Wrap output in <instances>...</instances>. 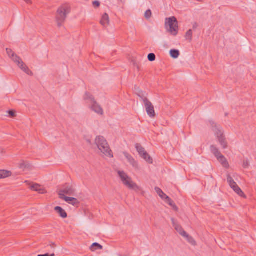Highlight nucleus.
<instances>
[{"label":"nucleus","instance_id":"nucleus-1","mask_svg":"<svg viewBox=\"0 0 256 256\" xmlns=\"http://www.w3.org/2000/svg\"><path fill=\"white\" fill-rule=\"evenodd\" d=\"M95 144L97 146L98 149L106 156L110 158H113V154L110 146L105 139L102 136H97L95 139Z\"/></svg>","mask_w":256,"mask_h":256},{"label":"nucleus","instance_id":"nucleus-2","mask_svg":"<svg viewBox=\"0 0 256 256\" xmlns=\"http://www.w3.org/2000/svg\"><path fill=\"white\" fill-rule=\"evenodd\" d=\"M70 12V8L67 4H64L58 8L56 15V20L58 27L62 26Z\"/></svg>","mask_w":256,"mask_h":256},{"label":"nucleus","instance_id":"nucleus-3","mask_svg":"<svg viewBox=\"0 0 256 256\" xmlns=\"http://www.w3.org/2000/svg\"><path fill=\"white\" fill-rule=\"evenodd\" d=\"M209 122L212 130L214 132L216 135L217 139L220 144L224 149L226 148H228V142L224 134V132L222 130V127L215 123L213 120H210Z\"/></svg>","mask_w":256,"mask_h":256},{"label":"nucleus","instance_id":"nucleus-4","mask_svg":"<svg viewBox=\"0 0 256 256\" xmlns=\"http://www.w3.org/2000/svg\"><path fill=\"white\" fill-rule=\"evenodd\" d=\"M6 51L8 56L18 64V66L22 70L28 75L32 76L33 74L32 72L22 62V60L11 49L6 48Z\"/></svg>","mask_w":256,"mask_h":256},{"label":"nucleus","instance_id":"nucleus-5","mask_svg":"<svg viewBox=\"0 0 256 256\" xmlns=\"http://www.w3.org/2000/svg\"><path fill=\"white\" fill-rule=\"evenodd\" d=\"M118 173L124 185L130 189L140 190V188L136 183L132 181L131 178L126 172L119 170Z\"/></svg>","mask_w":256,"mask_h":256},{"label":"nucleus","instance_id":"nucleus-6","mask_svg":"<svg viewBox=\"0 0 256 256\" xmlns=\"http://www.w3.org/2000/svg\"><path fill=\"white\" fill-rule=\"evenodd\" d=\"M166 26L169 28L168 29V32L174 36H176L178 32V22L174 16L166 18Z\"/></svg>","mask_w":256,"mask_h":256},{"label":"nucleus","instance_id":"nucleus-7","mask_svg":"<svg viewBox=\"0 0 256 256\" xmlns=\"http://www.w3.org/2000/svg\"><path fill=\"white\" fill-rule=\"evenodd\" d=\"M135 147L140 156L150 164L152 163V159L140 144H136Z\"/></svg>","mask_w":256,"mask_h":256},{"label":"nucleus","instance_id":"nucleus-8","mask_svg":"<svg viewBox=\"0 0 256 256\" xmlns=\"http://www.w3.org/2000/svg\"><path fill=\"white\" fill-rule=\"evenodd\" d=\"M74 192V189L72 185L68 184H66L63 186L62 188L60 190L58 195L60 198L61 199V197H64V194L72 196L73 195Z\"/></svg>","mask_w":256,"mask_h":256},{"label":"nucleus","instance_id":"nucleus-9","mask_svg":"<svg viewBox=\"0 0 256 256\" xmlns=\"http://www.w3.org/2000/svg\"><path fill=\"white\" fill-rule=\"evenodd\" d=\"M227 181L231 188H232L238 194L241 196H245L243 192L229 174L227 176Z\"/></svg>","mask_w":256,"mask_h":256},{"label":"nucleus","instance_id":"nucleus-10","mask_svg":"<svg viewBox=\"0 0 256 256\" xmlns=\"http://www.w3.org/2000/svg\"><path fill=\"white\" fill-rule=\"evenodd\" d=\"M144 106L148 114L151 118H154L156 116L154 106L148 100H145Z\"/></svg>","mask_w":256,"mask_h":256},{"label":"nucleus","instance_id":"nucleus-11","mask_svg":"<svg viewBox=\"0 0 256 256\" xmlns=\"http://www.w3.org/2000/svg\"><path fill=\"white\" fill-rule=\"evenodd\" d=\"M25 182L30 185V188L32 190L38 192L42 194L46 192V190L38 184H30L28 181H26Z\"/></svg>","mask_w":256,"mask_h":256},{"label":"nucleus","instance_id":"nucleus-12","mask_svg":"<svg viewBox=\"0 0 256 256\" xmlns=\"http://www.w3.org/2000/svg\"><path fill=\"white\" fill-rule=\"evenodd\" d=\"M91 109L98 114L102 115L104 114L103 109L96 100L91 104Z\"/></svg>","mask_w":256,"mask_h":256},{"label":"nucleus","instance_id":"nucleus-13","mask_svg":"<svg viewBox=\"0 0 256 256\" xmlns=\"http://www.w3.org/2000/svg\"><path fill=\"white\" fill-rule=\"evenodd\" d=\"M173 226L175 230L182 236L186 234V232L184 231L181 226L178 224L174 218L171 219Z\"/></svg>","mask_w":256,"mask_h":256},{"label":"nucleus","instance_id":"nucleus-14","mask_svg":"<svg viewBox=\"0 0 256 256\" xmlns=\"http://www.w3.org/2000/svg\"><path fill=\"white\" fill-rule=\"evenodd\" d=\"M61 199L64 200L68 204H72L74 206H76L79 204L78 200L74 198L64 196V197H61Z\"/></svg>","mask_w":256,"mask_h":256},{"label":"nucleus","instance_id":"nucleus-15","mask_svg":"<svg viewBox=\"0 0 256 256\" xmlns=\"http://www.w3.org/2000/svg\"><path fill=\"white\" fill-rule=\"evenodd\" d=\"M54 210L63 218H66L68 214L60 206H57L54 208Z\"/></svg>","mask_w":256,"mask_h":256},{"label":"nucleus","instance_id":"nucleus-16","mask_svg":"<svg viewBox=\"0 0 256 256\" xmlns=\"http://www.w3.org/2000/svg\"><path fill=\"white\" fill-rule=\"evenodd\" d=\"M124 155L125 156L126 158L127 159L128 162L132 166L134 167H136L137 166V164L134 158L132 157L131 155L128 154L126 152H123Z\"/></svg>","mask_w":256,"mask_h":256},{"label":"nucleus","instance_id":"nucleus-17","mask_svg":"<svg viewBox=\"0 0 256 256\" xmlns=\"http://www.w3.org/2000/svg\"><path fill=\"white\" fill-rule=\"evenodd\" d=\"M222 164L225 168H229V164L226 158L222 155H220L216 158Z\"/></svg>","mask_w":256,"mask_h":256},{"label":"nucleus","instance_id":"nucleus-18","mask_svg":"<svg viewBox=\"0 0 256 256\" xmlns=\"http://www.w3.org/2000/svg\"><path fill=\"white\" fill-rule=\"evenodd\" d=\"M32 165L27 162L22 161L19 164V168L23 170H30L32 168Z\"/></svg>","mask_w":256,"mask_h":256},{"label":"nucleus","instance_id":"nucleus-19","mask_svg":"<svg viewBox=\"0 0 256 256\" xmlns=\"http://www.w3.org/2000/svg\"><path fill=\"white\" fill-rule=\"evenodd\" d=\"M210 150L216 158L222 154L220 152L218 148L214 145L210 146Z\"/></svg>","mask_w":256,"mask_h":256},{"label":"nucleus","instance_id":"nucleus-20","mask_svg":"<svg viewBox=\"0 0 256 256\" xmlns=\"http://www.w3.org/2000/svg\"><path fill=\"white\" fill-rule=\"evenodd\" d=\"M84 100H88V102H90L91 104L96 101L94 96L88 92H86L85 93L84 96Z\"/></svg>","mask_w":256,"mask_h":256},{"label":"nucleus","instance_id":"nucleus-21","mask_svg":"<svg viewBox=\"0 0 256 256\" xmlns=\"http://www.w3.org/2000/svg\"><path fill=\"white\" fill-rule=\"evenodd\" d=\"M100 23L104 26H106V24H108L109 16L107 14L105 13L102 16V20H100Z\"/></svg>","mask_w":256,"mask_h":256},{"label":"nucleus","instance_id":"nucleus-22","mask_svg":"<svg viewBox=\"0 0 256 256\" xmlns=\"http://www.w3.org/2000/svg\"><path fill=\"white\" fill-rule=\"evenodd\" d=\"M11 172L10 171L6 170H0V178H4L8 177L11 175Z\"/></svg>","mask_w":256,"mask_h":256},{"label":"nucleus","instance_id":"nucleus-23","mask_svg":"<svg viewBox=\"0 0 256 256\" xmlns=\"http://www.w3.org/2000/svg\"><path fill=\"white\" fill-rule=\"evenodd\" d=\"M170 54V56L174 58H177L180 54L179 50L176 49L171 50Z\"/></svg>","mask_w":256,"mask_h":256},{"label":"nucleus","instance_id":"nucleus-24","mask_svg":"<svg viewBox=\"0 0 256 256\" xmlns=\"http://www.w3.org/2000/svg\"><path fill=\"white\" fill-rule=\"evenodd\" d=\"M90 249L92 251H95L98 250H102V246L97 242H94L92 244Z\"/></svg>","mask_w":256,"mask_h":256},{"label":"nucleus","instance_id":"nucleus-25","mask_svg":"<svg viewBox=\"0 0 256 256\" xmlns=\"http://www.w3.org/2000/svg\"><path fill=\"white\" fill-rule=\"evenodd\" d=\"M184 237L186 238L188 240V242L192 244L193 246L196 245V242L195 240L193 238L192 236L188 234L187 233H186V235H184L183 236Z\"/></svg>","mask_w":256,"mask_h":256},{"label":"nucleus","instance_id":"nucleus-26","mask_svg":"<svg viewBox=\"0 0 256 256\" xmlns=\"http://www.w3.org/2000/svg\"><path fill=\"white\" fill-rule=\"evenodd\" d=\"M155 190L156 192V193L158 194L160 197L162 198V199L164 200L165 198L167 196L163 192L162 190L158 187L155 188Z\"/></svg>","mask_w":256,"mask_h":256},{"label":"nucleus","instance_id":"nucleus-27","mask_svg":"<svg viewBox=\"0 0 256 256\" xmlns=\"http://www.w3.org/2000/svg\"><path fill=\"white\" fill-rule=\"evenodd\" d=\"M186 40H188L190 42H191L192 38V30H189L187 31L186 34Z\"/></svg>","mask_w":256,"mask_h":256},{"label":"nucleus","instance_id":"nucleus-28","mask_svg":"<svg viewBox=\"0 0 256 256\" xmlns=\"http://www.w3.org/2000/svg\"><path fill=\"white\" fill-rule=\"evenodd\" d=\"M156 55L154 53H150L148 54V58L150 62H154L156 60Z\"/></svg>","mask_w":256,"mask_h":256},{"label":"nucleus","instance_id":"nucleus-29","mask_svg":"<svg viewBox=\"0 0 256 256\" xmlns=\"http://www.w3.org/2000/svg\"><path fill=\"white\" fill-rule=\"evenodd\" d=\"M138 95L143 101L144 104L145 100H148L142 92H140Z\"/></svg>","mask_w":256,"mask_h":256},{"label":"nucleus","instance_id":"nucleus-30","mask_svg":"<svg viewBox=\"0 0 256 256\" xmlns=\"http://www.w3.org/2000/svg\"><path fill=\"white\" fill-rule=\"evenodd\" d=\"M152 11L150 10H147L144 14L146 18L149 19L152 16Z\"/></svg>","mask_w":256,"mask_h":256},{"label":"nucleus","instance_id":"nucleus-31","mask_svg":"<svg viewBox=\"0 0 256 256\" xmlns=\"http://www.w3.org/2000/svg\"><path fill=\"white\" fill-rule=\"evenodd\" d=\"M165 200H166V202H167L168 204H170V203H172V202H174L170 197H168V196L165 198L164 199Z\"/></svg>","mask_w":256,"mask_h":256},{"label":"nucleus","instance_id":"nucleus-32","mask_svg":"<svg viewBox=\"0 0 256 256\" xmlns=\"http://www.w3.org/2000/svg\"><path fill=\"white\" fill-rule=\"evenodd\" d=\"M242 166L244 168H248V166H249V163H248V160H244Z\"/></svg>","mask_w":256,"mask_h":256},{"label":"nucleus","instance_id":"nucleus-33","mask_svg":"<svg viewBox=\"0 0 256 256\" xmlns=\"http://www.w3.org/2000/svg\"><path fill=\"white\" fill-rule=\"evenodd\" d=\"M169 205L170 206H171L172 207L174 210H175L176 211H178V208L176 206V205L174 203V202H172V203L170 204Z\"/></svg>","mask_w":256,"mask_h":256},{"label":"nucleus","instance_id":"nucleus-34","mask_svg":"<svg viewBox=\"0 0 256 256\" xmlns=\"http://www.w3.org/2000/svg\"><path fill=\"white\" fill-rule=\"evenodd\" d=\"M93 6L95 8H98L100 6V2L98 1H94L92 2Z\"/></svg>","mask_w":256,"mask_h":256},{"label":"nucleus","instance_id":"nucleus-35","mask_svg":"<svg viewBox=\"0 0 256 256\" xmlns=\"http://www.w3.org/2000/svg\"><path fill=\"white\" fill-rule=\"evenodd\" d=\"M9 115L10 117L14 118L15 116V112L12 110H10L8 111Z\"/></svg>","mask_w":256,"mask_h":256},{"label":"nucleus","instance_id":"nucleus-36","mask_svg":"<svg viewBox=\"0 0 256 256\" xmlns=\"http://www.w3.org/2000/svg\"><path fill=\"white\" fill-rule=\"evenodd\" d=\"M38 256H54V254H38Z\"/></svg>","mask_w":256,"mask_h":256},{"label":"nucleus","instance_id":"nucleus-37","mask_svg":"<svg viewBox=\"0 0 256 256\" xmlns=\"http://www.w3.org/2000/svg\"><path fill=\"white\" fill-rule=\"evenodd\" d=\"M198 26V24L196 22H194L192 25V28L196 30Z\"/></svg>","mask_w":256,"mask_h":256},{"label":"nucleus","instance_id":"nucleus-38","mask_svg":"<svg viewBox=\"0 0 256 256\" xmlns=\"http://www.w3.org/2000/svg\"><path fill=\"white\" fill-rule=\"evenodd\" d=\"M50 246L52 248H54L56 246V244L54 243H52V242L50 244Z\"/></svg>","mask_w":256,"mask_h":256},{"label":"nucleus","instance_id":"nucleus-39","mask_svg":"<svg viewBox=\"0 0 256 256\" xmlns=\"http://www.w3.org/2000/svg\"><path fill=\"white\" fill-rule=\"evenodd\" d=\"M25 2L28 4L30 2V0H24Z\"/></svg>","mask_w":256,"mask_h":256},{"label":"nucleus","instance_id":"nucleus-40","mask_svg":"<svg viewBox=\"0 0 256 256\" xmlns=\"http://www.w3.org/2000/svg\"><path fill=\"white\" fill-rule=\"evenodd\" d=\"M87 142H88V143H89V144H91V141H90V140H87Z\"/></svg>","mask_w":256,"mask_h":256},{"label":"nucleus","instance_id":"nucleus-41","mask_svg":"<svg viewBox=\"0 0 256 256\" xmlns=\"http://www.w3.org/2000/svg\"><path fill=\"white\" fill-rule=\"evenodd\" d=\"M198 1H202V0H197Z\"/></svg>","mask_w":256,"mask_h":256},{"label":"nucleus","instance_id":"nucleus-42","mask_svg":"<svg viewBox=\"0 0 256 256\" xmlns=\"http://www.w3.org/2000/svg\"><path fill=\"white\" fill-rule=\"evenodd\" d=\"M118 256H122L121 255L119 254Z\"/></svg>","mask_w":256,"mask_h":256}]
</instances>
